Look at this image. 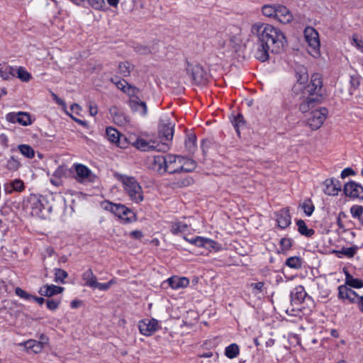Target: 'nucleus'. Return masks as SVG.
Here are the masks:
<instances>
[{
  "label": "nucleus",
  "instance_id": "obj_1",
  "mask_svg": "<svg viewBox=\"0 0 363 363\" xmlns=\"http://www.w3.org/2000/svg\"><path fill=\"white\" fill-rule=\"evenodd\" d=\"M251 33L258 40V47L255 52V57L265 62L269 59V52L280 53L286 43L282 31L269 23L257 22L251 27Z\"/></svg>",
  "mask_w": 363,
  "mask_h": 363
},
{
  "label": "nucleus",
  "instance_id": "obj_2",
  "mask_svg": "<svg viewBox=\"0 0 363 363\" xmlns=\"http://www.w3.org/2000/svg\"><path fill=\"white\" fill-rule=\"evenodd\" d=\"M114 177L122 183L125 192L132 201L138 203L143 201L142 187L135 177L119 173H116Z\"/></svg>",
  "mask_w": 363,
  "mask_h": 363
},
{
  "label": "nucleus",
  "instance_id": "obj_3",
  "mask_svg": "<svg viewBox=\"0 0 363 363\" xmlns=\"http://www.w3.org/2000/svg\"><path fill=\"white\" fill-rule=\"evenodd\" d=\"M304 38L309 54L314 57H318L320 46L318 33L313 27L308 26L304 30Z\"/></svg>",
  "mask_w": 363,
  "mask_h": 363
},
{
  "label": "nucleus",
  "instance_id": "obj_4",
  "mask_svg": "<svg viewBox=\"0 0 363 363\" xmlns=\"http://www.w3.org/2000/svg\"><path fill=\"white\" fill-rule=\"evenodd\" d=\"M82 279L84 281L83 286L90 287L91 289H98L100 291H107L111 286L116 283L113 279L107 283H99L97 278L94 274L91 269H86L82 274Z\"/></svg>",
  "mask_w": 363,
  "mask_h": 363
},
{
  "label": "nucleus",
  "instance_id": "obj_5",
  "mask_svg": "<svg viewBox=\"0 0 363 363\" xmlns=\"http://www.w3.org/2000/svg\"><path fill=\"white\" fill-rule=\"evenodd\" d=\"M328 111L325 107L312 110L306 118V125L313 130L319 129L325 121Z\"/></svg>",
  "mask_w": 363,
  "mask_h": 363
},
{
  "label": "nucleus",
  "instance_id": "obj_6",
  "mask_svg": "<svg viewBox=\"0 0 363 363\" xmlns=\"http://www.w3.org/2000/svg\"><path fill=\"white\" fill-rule=\"evenodd\" d=\"M106 138L108 141L116 144L120 148H126L128 145V138L120 133L116 128L108 127L106 130Z\"/></svg>",
  "mask_w": 363,
  "mask_h": 363
},
{
  "label": "nucleus",
  "instance_id": "obj_7",
  "mask_svg": "<svg viewBox=\"0 0 363 363\" xmlns=\"http://www.w3.org/2000/svg\"><path fill=\"white\" fill-rule=\"evenodd\" d=\"M129 144L132 145L135 148L144 152H148L155 150H160L157 148L158 145H156L155 142L147 141L141 138H136L135 135L129 136L128 145Z\"/></svg>",
  "mask_w": 363,
  "mask_h": 363
},
{
  "label": "nucleus",
  "instance_id": "obj_8",
  "mask_svg": "<svg viewBox=\"0 0 363 363\" xmlns=\"http://www.w3.org/2000/svg\"><path fill=\"white\" fill-rule=\"evenodd\" d=\"M140 333L145 336H150L160 328L158 321L155 318L143 319L138 323Z\"/></svg>",
  "mask_w": 363,
  "mask_h": 363
},
{
  "label": "nucleus",
  "instance_id": "obj_9",
  "mask_svg": "<svg viewBox=\"0 0 363 363\" xmlns=\"http://www.w3.org/2000/svg\"><path fill=\"white\" fill-rule=\"evenodd\" d=\"M45 199L37 195H30L28 199V203L31 209L32 215L36 216H44L45 210L44 202Z\"/></svg>",
  "mask_w": 363,
  "mask_h": 363
},
{
  "label": "nucleus",
  "instance_id": "obj_10",
  "mask_svg": "<svg viewBox=\"0 0 363 363\" xmlns=\"http://www.w3.org/2000/svg\"><path fill=\"white\" fill-rule=\"evenodd\" d=\"M174 124L171 120L166 117L160 121L159 124V135L165 140H172L174 135Z\"/></svg>",
  "mask_w": 363,
  "mask_h": 363
},
{
  "label": "nucleus",
  "instance_id": "obj_11",
  "mask_svg": "<svg viewBox=\"0 0 363 363\" xmlns=\"http://www.w3.org/2000/svg\"><path fill=\"white\" fill-rule=\"evenodd\" d=\"M322 86L323 82L320 74L315 73L311 76L310 83L306 87V91L310 96L316 95L315 96L320 99Z\"/></svg>",
  "mask_w": 363,
  "mask_h": 363
},
{
  "label": "nucleus",
  "instance_id": "obj_12",
  "mask_svg": "<svg viewBox=\"0 0 363 363\" xmlns=\"http://www.w3.org/2000/svg\"><path fill=\"white\" fill-rule=\"evenodd\" d=\"M186 70L188 74L190 75L191 79L196 84L202 83L205 72L202 67L199 65H192L189 62H186Z\"/></svg>",
  "mask_w": 363,
  "mask_h": 363
},
{
  "label": "nucleus",
  "instance_id": "obj_13",
  "mask_svg": "<svg viewBox=\"0 0 363 363\" xmlns=\"http://www.w3.org/2000/svg\"><path fill=\"white\" fill-rule=\"evenodd\" d=\"M183 157L175 155H167V172L169 174H175L181 172V169L183 167L182 164Z\"/></svg>",
  "mask_w": 363,
  "mask_h": 363
},
{
  "label": "nucleus",
  "instance_id": "obj_14",
  "mask_svg": "<svg viewBox=\"0 0 363 363\" xmlns=\"http://www.w3.org/2000/svg\"><path fill=\"white\" fill-rule=\"evenodd\" d=\"M101 206L104 210L110 211L118 218L121 217L124 212L128 211V213L132 214V211L123 204L105 201L101 203Z\"/></svg>",
  "mask_w": 363,
  "mask_h": 363
},
{
  "label": "nucleus",
  "instance_id": "obj_15",
  "mask_svg": "<svg viewBox=\"0 0 363 363\" xmlns=\"http://www.w3.org/2000/svg\"><path fill=\"white\" fill-rule=\"evenodd\" d=\"M343 191L347 196L351 198L363 197V187L354 182H350L345 184Z\"/></svg>",
  "mask_w": 363,
  "mask_h": 363
},
{
  "label": "nucleus",
  "instance_id": "obj_16",
  "mask_svg": "<svg viewBox=\"0 0 363 363\" xmlns=\"http://www.w3.org/2000/svg\"><path fill=\"white\" fill-rule=\"evenodd\" d=\"M6 119L11 123H18L26 126L32 123L30 116L26 112L11 113L6 116Z\"/></svg>",
  "mask_w": 363,
  "mask_h": 363
},
{
  "label": "nucleus",
  "instance_id": "obj_17",
  "mask_svg": "<svg viewBox=\"0 0 363 363\" xmlns=\"http://www.w3.org/2000/svg\"><path fill=\"white\" fill-rule=\"evenodd\" d=\"M323 184L325 186L324 192L327 195L336 196L341 191V184L340 181L335 178L325 180Z\"/></svg>",
  "mask_w": 363,
  "mask_h": 363
},
{
  "label": "nucleus",
  "instance_id": "obj_18",
  "mask_svg": "<svg viewBox=\"0 0 363 363\" xmlns=\"http://www.w3.org/2000/svg\"><path fill=\"white\" fill-rule=\"evenodd\" d=\"M359 296L354 291L348 288L346 285L338 287V297L341 299H347L350 303H357Z\"/></svg>",
  "mask_w": 363,
  "mask_h": 363
},
{
  "label": "nucleus",
  "instance_id": "obj_19",
  "mask_svg": "<svg viewBox=\"0 0 363 363\" xmlns=\"http://www.w3.org/2000/svg\"><path fill=\"white\" fill-rule=\"evenodd\" d=\"M129 106L133 112L138 113L141 116H145L147 114L146 103L142 101L139 97L130 99Z\"/></svg>",
  "mask_w": 363,
  "mask_h": 363
},
{
  "label": "nucleus",
  "instance_id": "obj_20",
  "mask_svg": "<svg viewBox=\"0 0 363 363\" xmlns=\"http://www.w3.org/2000/svg\"><path fill=\"white\" fill-rule=\"evenodd\" d=\"M275 18L280 23L286 24L292 21L293 15L286 6L278 5Z\"/></svg>",
  "mask_w": 363,
  "mask_h": 363
},
{
  "label": "nucleus",
  "instance_id": "obj_21",
  "mask_svg": "<svg viewBox=\"0 0 363 363\" xmlns=\"http://www.w3.org/2000/svg\"><path fill=\"white\" fill-rule=\"evenodd\" d=\"M306 296L304 287L301 285L297 286L291 292V301L293 304H299L304 301Z\"/></svg>",
  "mask_w": 363,
  "mask_h": 363
},
{
  "label": "nucleus",
  "instance_id": "obj_22",
  "mask_svg": "<svg viewBox=\"0 0 363 363\" xmlns=\"http://www.w3.org/2000/svg\"><path fill=\"white\" fill-rule=\"evenodd\" d=\"M169 286L173 289L186 288L189 284V280L186 277L173 276L167 280Z\"/></svg>",
  "mask_w": 363,
  "mask_h": 363
},
{
  "label": "nucleus",
  "instance_id": "obj_23",
  "mask_svg": "<svg viewBox=\"0 0 363 363\" xmlns=\"http://www.w3.org/2000/svg\"><path fill=\"white\" fill-rule=\"evenodd\" d=\"M63 291L64 288L62 286H58L53 284H45L40 288L38 292L41 296L51 297L54 295L62 293Z\"/></svg>",
  "mask_w": 363,
  "mask_h": 363
},
{
  "label": "nucleus",
  "instance_id": "obj_24",
  "mask_svg": "<svg viewBox=\"0 0 363 363\" xmlns=\"http://www.w3.org/2000/svg\"><path fill=\"white\" fill-rule=\"evenodd\" d=\"M319 101L320 99L318 96H308L299 104V110L302 113H306L313 108Z\"/></svg>",
  "mask_w": 363,
  "mask_h": 363
},
{
  "label": "nucleus",
  "instance_id": "obj_25",
  "mask_svg": "<svg viewBox=\"0 0 363 363\" xmlns=\"http://www.w3.org/2000/svg\"><path fill=\"white\" fill-rule=\"evenodd\" d=\"M109 112L116 124L123 125L127 122L125 114L116 106L111 107Z\"/></svg>",
  "mask_w": 363,
  "mask_h": 363
},
{
  "label": "nucleus",
  "instance_id": "obj_26",
  "mask_svg": "<svg viewBox=\"0 0 363 363\" xmlns=\"http://www.w3.org/2000/svg\"><path fill=\"white\" fill-rule=\"evenodd\" d=\"M154 168L157 169L160 174L167 172V155H156L153 157Z\"/></svg>",
  "mask_w": 363,
  "mask_h": 363
},
{
  "label": "nucleus",
  "instance_id": "obj_27",
  "mask_svg": "<svg viewBox=\"0 0 363 363\" xmlns=\"http://www.w3.org/2000/svg\"><path fill=\"white\" fill-rule=\"evenodd\" d=\"M278 226L282 229L291 224V216L288 210L282 209L277 214Z\"/></svg>",
  "mask_w": 363,
  "mask_h": 363
},
{
  "label": "nucleus",
  "instance_id": "obj_28",
  "mask_svg": "<svg viewBox=\"0 0 363 363\" xmlns=\"http://www.w3.org/2000/svg\"><path fill=\"white\" fill-rule=\"evenodd\" d=\"M74 169L77 172L76 179L79 182H84L88 180L91 176V172L89 169H88L86 166L77 164H74Z\"/></svg>",
  "mask_w": 363,
  "mask_h": 363
},
{
  "label": "nucleus",
  "instance_id": "obj_29",
  "mask_svg": "<svg viewBox=\"0 0 363 363\" xmlns=\"http://www.w3.org/2000/svg\"><path fill=\"white\" fill-rule=\"evenodd\" d=\"M0 77L5 80H9L16 77V67L9 65L2 66L0 63Z\"/></svg>",
  "mask_w": 363,
  "mask_h": 363
},
{
  "label": "nucleus",
  "instance_id": "obj_30",
  "mask_svg": "<svg viewBox=\"0 0 363 363\" xmlns=\"http://www.w3.org/2000/svg\"><path fill=\"white\" fill-rule=\"evenodd\" d=\"M298 231L302 235L310 238L314 235L315 231L312 228H308L304 220L299 219L296 221Z\"/></svg>",
  "mask_w": 363,
  "mask_h": 363
},
{
  "label": "nucleus",
  "instance_id": "obj_31",
  "mask_svg": "<svg viewBox=\"0 0 363 363\" xmlns=\"http://www.w3.org/2000/svg\"><path fill=\"white\" fill-rule=\"evenodd\" d=\"M345 284L347 285L356 289H360L363 287V281L354 278L347 271H345Z\"/></svg>",
  "mask_w": 363,
  "mask_h": 363
},
{
  "label": "nucleus",
  "instance_id": "obj_32",
  "mask_svg": "<svg viewBox=\"0 0 363 363\" xmlns=\"http://www.w3.org/2000/svg\"><path fill=\"white\" fill-rule=\"evenodd\" d=\"M185 147L189 153H193L196 148V137L194 133L186 135L185 140Z\"/></svg>",
  "mask_w": 363,
  "mask_h": 363
},
{
  "label": "nucleus",
  "instance_id": "obj_33",
  "mask_svg": "<svg viewBox=\"0 0 363 363\" xmlns=\"http://www.w3.org/2000/svg\"><path fill=\"white\" fill-rule=\"evenodd\" d=\"M189 226L182 222L172 223L170 228V231L174 235L185 233L188 230Z\"/></svg>",
  "mask_w": 363,
  "mask_h": 363
},
{
  "label": "nucleus",
  "instance_id": "obj_34",
  "mask_svg": "<svg viewBox=\"0 0 363 363\" xmlns=\"http://www.w3.org/2000/svg\"><path fill=\"white\" fill-rule=\"evenodd\" d=\"M16 76L23 82H28L31 79V74L23 67H16Z\"/></svg>",
  "mask_w": 363,
  "mask_h": 363
},
{
  "label": "nucleus",
  "instance_id": "obj_35",
  "mask_svg": "<svg viewBox=\"0 0 363 363\" xmlns=\"http://www.w3.org/2000/svg\"><path fill=\"white\" fill-rule=\"evenodd\" d=\"M27 349L31 350L35 353L41 352L43 348V343L35 340H29L25 342Z\"/></svg>",
  "mask_w": 363,
  "mask_h": 363
},
{
  "label": "nucleus",
  "instance_id": "obj_36",
  "mask_svg": "<svg viewBox=\"0 0 363 363\" xmlns=\"http://www.w3.org/2000/svg\"><path fill=\"white\" fill-rule=\"evenodd\" d=\"M239 352V347L235 343L230 344L225 349V355L229 359H234L237 357Z\"/></svg>",
  "mask_w": 363,
  "mask_h": 363
},
{
  "label": "nucleus",
  "instance_id": "obj_37",
  "mask_svg": "<svg viewBox=\"0 0 363 363\" xmlns=\"http://www.w3.org/2000/svg\"><path fill=\"white\" fill-rule=\"evenodd\" d=\"M358 250L357 246H352L350 247H342L340 250L336 251L337 257L341 258L342 256H346L349 258L353 257Z\"/></svg>",
  "mask_w": 363,
  "mask_h": 363
},
{
  "label": "nucleus",
  "instance_id": "obj_38",
  "mask_svg": "<svg viewBox=\"0 0 363 363\" xmlns=\"http://www.w3.org/2000/svg\"><path fill=\"white\" fill-rule=\"evenodd\" d=\"M133 68H134V66L128 62H121L118 65L119 73L121 74H122L123 77L130 76Z\"/></svg>",
  "mask_w": 363,
  "mask_h": 363
},
{
  "label": "nucleus",
  "instance_id": "obj_39",
  "mask_svg": "<svg viewBox=\"0 0 363 363\" xmlns=\"http://www.w3.org/2000/svg\"><path fill=\"white\" fill-rule=\"evenodd\" d=\"M190 243L194 244L198 247H206L207 245L211 246L213 242V240L202 237H196L194 239L187 240Z\"/></svg>",
  "mask_w": 363,
  "mask_h": 363
},
{
  "label": "nucleus",
  "instance_id": "obj_40",
  "mask_svg": "<svg viewBox=\"0 0 363 363\" xmlns=\"http://www.w3.org/2000/svg\"><path fill=\"white\" fill-rule=\"evenodd\" d=\"M20 152L27 158L31 159L35 156V151L33 147L28 145L23 144L18 146Z\"/></svg>",
  "mask_w": 363,
  "mask_h": 363
},
{
  "label": "nucleus",
  "instance_id": "obj_41",
  "mask_svg": "<svg viewBox=\"0 0 363 363\" xmlns=\"http://www.w3.org/2000/svg\"><path fill=\"white\" fill-rule=\"evenodd\" d=\"M183 167L181 169V172H190L195 169L196 163L194 160L189 158L183 157L182 160Z\"/></svg>",
  "mask_w": 363,
  "mask_h": 363
},
{
  "label": "nucleus",
  "instance_id": "obj_42",
  "mask_svg": "<svg viewBox=\"0 0 363 363\" xmlns=\"http://www.w3.org/2000/svg\"><path fill=\"white\" fill-rule=\"evenodd\" d=\"M299 207L303 209V212L307 216H311L315 209L314 205L313 204L311 200L309 199H306L302 203L299 205Z\"/></svg>",
  "mask_w": 363,
  "mask_h": 363
},
{
  "label": "nucleus",
  "instance_id": "obj_43",
  "mask_svg": "<svg viewBox=\"0 0 363 363\" xmlns=\"http://www.w3.org/2000/svg\"><path fill=\"white\" fill-rule=\"evenodd\" d=\"M232 123L237 133L239 135L240 129L244 128L245 125L243 116L242 114H238L232 121Z\"/></svg>",
  "mask_w": 363,
  "mask_h": 363
},
{
  "label": "nucleus",
  "instance_id": "obj_44",
  "mask_svg": "<svg viewBox=\"0 0 363 363\" xmlns=\"http://www.w3.org/2000/svg\"><path fill=\"white\" fill-rule=\"evenodd\" d=\"M277 10V6L273 5H264L262 6V13L264 16L267 17H273L275 18L276 13Z\"/></svg>",
  "mask_w": 363,
  "mask_h": 363
},
{
  "label": "nucleus",
  "instance_id": "obj_45",
  "mask_svg": "<svg viewBox=\"0 0 363 363\" xmlns=\"http://www.w3.org/2000/svg\"><path fill=\"white\" fill-rule=\"evenodd\" d=\"M286 264L292 269H300L302 263L298 257H291L286 259Z\"/></svg>",
  "mask_w": 363,
  "mask_h": 363
},
{
  "label": "nucleus",
  "instance_id": "obj_46",
  "mask_svg": "<svg viewBox=\"0 0 363 363\" xmlns=\"http://www.w3.org/2000/svg\"><path fill=\"white\" fill-rule=\"evenodd\" d=\"M68 274L62 269H55V281L57 283H64V279L67 278Z\"/></svg>",
  "mask_w": 363,
  "mask_h": 363
},
{
  "label": "nucleus",
  "instance_id": "obj_47",
  "mask_svg": "<svg viewBox=\"0 0 363 363\" xmlns=\"http://www.w3.org/2000/svg\"><path fill=\"white\" fill-rule=\"evenodd\" d=\"M21 166L20 162L14 156H11L7 161L6 168L11 171H16Z\"/></svg>",
  "mask_w": 363,
  "mask_h": 363
},
{
  "label": "nucleus",
  "instance_id": "obj_48",
  "mask_svg": "<svg viewBox=\"0 0 363 363\" xmlns=\"http://www.w3.org/2000/svg\"><path fill=\"white\" fill-rule=\"evenodd\" d=\"M10 186H11L13 191L21 192L25 189V185L22 180L16 179L10 183Z\"/></svg>",
  "mask_w": 363,
  "mask_h": 363
},
{
  "label": "nucleus",
  "instance_id": "obj_49",
  "mask_svg": "<svg viewBox=\"0 0 363 363\" xmlns=\"http://www.w3.org/2000/svg\"><path fill=\"white\" fill-rule=\"evenodd\" d=\"M123 92L128 94L130 96V99H133L139 97L138 94L140 90L135 86L128 84Z\"/></svg>",
  "mask_w": 363,
  "mask_h": 363
},
{
  "label": "nucleus",
  "instance_id": "obj_50",
  "mask_svg": "<svg viewBox=\"0 0 363 363\" xmlns=\"http://www.w3.org/2000/svg\"><path fill=\"white\" fill-rule=\"evenodd\" d=\"M119 218L123 220L124 223H130L136 220V215L133 211H132V214L128 213L127 211L124 212V214H122Z\"/></svg>",
  "mask_w": 363,
  "mask_h": 363
},
{
  "label": "nucleus",
  "instance_id": "obj_51",
  "mask_svg": "<svg viewBox=\"0 0 363 363\" xmlns=\"http://www.w3.org/2000/svg\"><path fill=\"white\" fill-rule=\"evenodd\" d=\"M47 308L50 311L56 310L60 304V299H48L46 300Z\"/></svg>",
  "mask_w": 363,
  "mask_h": 363
},
{
  "label": "nucleus",
  "instance_id": "obj_52",
  "mask_svg": "<svg viewBox=\"0 0 363 363\" xmlns=\"http://www.w3.org/2000/svg\"><path fill=\"white\" fill-rule=\"evenodd\" d=\"M15 293L18 296L27 301H31V298H33V295L27 293L26 291L19 287H17L15 289Z\"/></svg>",
  "mask_w": 363,
  "mask_h": 363
},
{
  "label": "nucleus",
  "instance_id": "obj_53",
  "mask_svg": "<svg viewBox=\"0 0 363 363\" xmlns=\"http://www.w3.org/2000/svg\"><path fill=\"white\" fill-rule=\"evenodd\" d=\"M264 285V282L259 281L257 283H252L250 286L252 289V293L254 294H257L263 291Z\"/></svg>",
  "mask_w": 363,
  "mask_h": 363
},
{
  "label": "nucleus",
  "instance_id": "obj_54",
  "mask_svg": "<svg viewBox=\"0 0 363 363\" xmlns=\"http://www.w3.org/2000/svg\"><path fill=\"white\" fill-rule=\"evenodd\" d=\"M88 4L94 9L101 10L105 5L104 0H88Z\"/></svg>",
  "mask_w": 363,
  "mask_h": 363
},
{
  "label": "nucleus",
  "instance_id": "obj_55",
  "mask_svg": "<svg viewBox=\"0 0 363 363\" xmlns=\"http://www.w3.org/2000/svg\"><path fill=\"white\" fill-rule=\"evenodd\" d=\"M351 214L354 218H360L363 213V208L361 206L354 205L350 208Z\"/></svg>",
  "mask_w": 363,
  "mask_h": 363
},
{
  "label": "nucleus",
  "instance_id": "obj_56",
  "mask_svg": "<svg viewBox=\"0 0 363 363\" xmlns=\"http://www.w3.org/2000/svg\"><path fill=\"white\" fill-rule=\"evenodd\" d=\"M352 45L358 49L363 48V40L359 38L357 34H354L351 39Z\"/></svg>",
  "mask_w": 363,
  "mask_h": 363
},
{
  "label": "nucleus",
  "instance_id": "obj_57",
  "mask_svg": "<svg viewBox=\"0 0 363 363\" xmlns=\"http://www.w3.org/2000/svg\"><path fill=\"white\" fill-rule=\"evenodd\" d=\"M279 243L282 250H289L291 247V240L289 238H284Z\"/></svg>",
  "mask_w": 363,
  "mask_h": 363
},
{
  "label": "nucleus",
  "instance_id": "obj_58",
  "mask_svg": "<svg viewBox=\"0 0 363 363\" xmlns=\"http://www.w3.org/2000/svg\"><path fill=\"white\" fill-rule=\"evenodd\" d=\"M355 173L353 171L352 169L350 168V167H347V168H345L344 169L342 172H341V177L342 179L350 176V175H354Z\"/></svg>",
  "mask_w": 363,
  "mask_h": 363
},
{
  "label": "nucleus",
  "instance_id": "obj_59",
  "mask_svg": "<svg viewBox=\"0 0 363 363\" xmlns=\"http://www.w3.org/2000/svg\"><path fill=\"white\" fill-rule=\"evenodd\" d=\"M130 236L135 239H141L143 237V233L141 230H136L130 233Z\"/></svg>",
  "mask_w": 363,
  "mask_h": 363
},
{
  "label": "nucleus",
  "instance_id": "obj_60",
  "mask_svg": "<svg viewBox=\"0 0 363 363\" xmlns=\"http://www.w3.org/2000/svg\"><path fill=\"white\" fill-rule=\"evenodd\" d=\"M51 96L53 99V100L55 101V102L62 106V107H66V104L65 102L64 101V100H62V99L59 98L54 92H51Z\"/></svg>",
  "mask_w": 363,
  "mask_h": 363
},
{
  "label": "nucleus",
  "instance_id": "obj_61",
  "mask_svg": "<svg viewBox=\"0 0 363 363\" xmlns=\"http://www.w3.org/2000/svg\"><path fill=\"white\" fill-rule=\"evenodd\" d=\"M114 83L116 84L117 88L122 90L123 91H124V89L128 84L127 82L124 79L118 80V82H115Z\"/></svg>",
  "mask_w": 363,
  "mask_h": 363
},
{
  "label": "nucleus",
  "instance_id": "obj_62",
  "mask_svg": "<svg viewBox=\"0 0 363 363\" xmlns=\"http://www.w3.org/2000/svg\"><path fill=\"white\" fill-rule=\"evenodd\" d=\"M135 51L141 55H145L150 52V50L145 46H137Z\"/></svg>",
  "mask_w": 363,
  "mask_h": 363
},
{
  "label": "nucleus",
  "instance_id": "obj_63",
  "mask_svg": "<svg viewBox=\"0 0 363 363\" xmlns=\"http://www.w3.org/2000/svg\"><path fill=\"white\" fill-rule=\"evenodd\" d=\"M9 140L6 135L0 134V144L2 145L4 147H8Z\"/></svg>",
  "mask_w": 363,
  "mask_h": 363
},
{
  "label": "nucleus",
  "instance_id": "obj_64",
  "mask_svg": "<svg viewBox=\"0 0 363 363\" xmlns=\"http://www.w3.org/2000/svg\"><path fill=\"white\" fill-rule=\"evenodd\" d=\"M65 174V169L63 167H59L54 172V176L56 177H61Z\"/></svg>",
  "mask_w": 363,
  "mask_h": 363
}]
</instances>
